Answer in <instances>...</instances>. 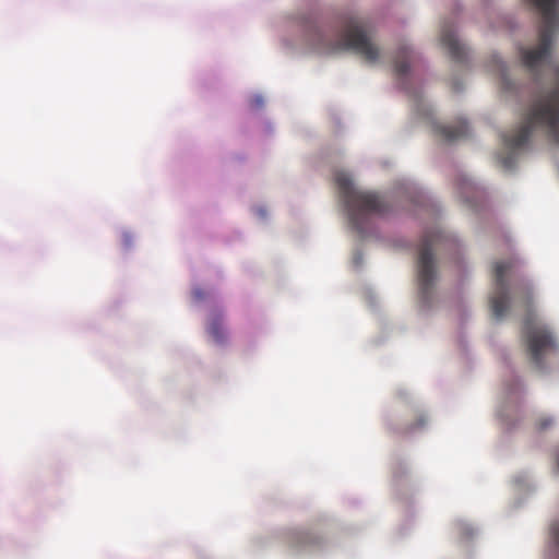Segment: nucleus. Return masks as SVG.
Masks as SVG:
<instances>
[{
    "mask_svg": "<svg viewBox=\"0 0 559 559\" xmlns=\"http://www.w3.org/2000/svg\"><path fill=\"white\" fill-rule=\"evenodd\" d=\"M556 461H557V471L559 472V451H558Z\"/></svg>",
    "mask_w": 559,
    "mask_h": 559,
    "instance_id": "obj_18",
    "label": "nucleus"
},
{
    "mask_svg": "<svg viewBox=\"0 0 559 559\" xmlns=\"http://www.w3.org/2000/svg\"><path fill=\"white\" fill-rule=\"evenodd\" d=\"M528 2L542 15L539 44L533 49H522L521 59L536 80L539 79L543 68H551L555 74V86L550 92L533 100L522 126L515 132L503 135L504 146L510 152L506 156H500L499 159L506 169L514 166L515 153L527 145L534 131L544 132L551 142L559 144V67H554L550 62L554 33L559 24V0H528Z\"/></svg>",
    "mask_w": 559,
    "mask_h": 559,
    "instance_id": "obj_1",
    "label": "nucleus"
},
{
    "mask_svg": "<svg viewBox=\"0 0 559 559\" xmlns=\"http://www.w3.org/2000/svg\"><path fill=\"white\" fill-rule=\"evenodd\" d=\"M312 33L316 45L326 51L350 49L371 63L380 57L378 47L370 40L368 24L360 17L343 19L331 36L319 26H314Z\"/></svg>",
    "mask_w": 559,
    "mask_h": 559,
    "instance_id": "obj_2",
    "label": "nucleus"
},
{
    "mask_svg": "<svg viewBox=\"0 0 559 559\" xmlns=\"http://www.w3.org/2000/svg\"><path fill=\"white\" fill-rule=\"evenodd\" d=\"M440 41L443 48H445L450 57L456 62H463L466 58V48L457 39L454 31L444 25L441 29Z\"/></svg>",
    "mask_w": 559,
    "mask_h": 559,
    "instance_id": "obj_8",
    "label": "nucleus"
},
{
    "mask_svg": "<svg viewBox=\"0 0 559 559\" xmlns=\"http://www.w3.org/2000/svg\"><path fill=\"white\" fill-rule=\"evenodd\" d=\"M523 340L532 362L543 368L546 355L556 352L557 343L551 331L544 324L528 317L523 325Z\"/></svg>",
    "mask_w": 559,
    "mask_h": 559,
    "instance_id": "obj_5",
    "label": "nucleus"
},
{
    "mask_svg": "<svg viewBox=\"0 0 559 559\" xmlns=\"http://www.w3.org/2000/svg\"><path fill=\"white\" fill-rule=\"evenodd\" d=\"M501 80H502L503 86L507 88L508 87V79L504 73V66H501Z\"/></svg>",
    "mask_w": 559,
    "mask_h": 559,
    "instance_id": "obj_17",
    "label": "nucleus"
},
{
    "mask_svg": "<svg viewBox=\"0 0 559 559\" xmlns=\"http://www.w3.org/2000/svg\"><path fill=\"white\" fill-rule=\"evenodd\" d=\"M289 546L294 549L307 548L320 543V536L313 532L301 530L293 532L288 537Z\"/></svg>",
    "mask_w": 559,
    "mask_h": 559,
    "instance_id": "obj_9",
    "label": "nucleus"
},
{
    "mask_svg": "<svg viewBox=\"0 0 559 559\" xmlns=\"http://www.w3.org/2000/svg\"><path fill=\"white\" fill-rule=\"evenodd\" d=\"M207 334L213 338L216 344H225L227 341V332L223 324V317L221 314H213L206 326Z\"/></svg>",
    "mask_w": 559,
    "mask_h": 559,
    "instance_id": "obj_10",
    "label": "nucleus"
},
{
    "mask_svg": "<svg viewBox=\"0 0 559 559\" xmlns=\"http://www.w3.org/2000/svg\"><path fill=\"white\" fill-rule=\"evenodd\" d=\"M193 296L197 300H201L204 297V293L202 292V289L198 288L193 290Z\"/></svg>",
    "mask_w": 559,
    "mask_h": 559,
    "instance_id": "obj_16",
    "label": "nucleus"
},
{
    "mask_svg": "<svg viewBox=\"0 0 559 559\" xmlns=\"http://www.w3.org/2000/svg\"><path fill=\"white\" fill-rule=\"evenodd\" d=\"M425 423H426V420H425L424 416H420L418 418L417 424L412 426V427H409V428H407V431H413L416 428L423 427L425 425Z\"/></svg>",
    "mask_w": 559,
    "mask_h": 559,
    "instance_id": "obj_15",
    "label": "nucleus"
},
{
    "mask_svg": "<svg viewBox=\"0 0 559 559\" xmlns=\"http://www.w3.org/2000/svg\"><path fill=\"white\" fill-rule=\"evenodd\" d=\"M550 533L554 547L559 556V522H556L551 525Z\"/></svg>",
    "mask_w": 559,
    "mask_h": 559,
    "instance_id": "obj_13",
    "label": "nucleus"
},
{
    "mask_svg": "<svg viewBox=\"0 0 559 559\" xmlns=\"http://www.w3.org/2000/svg\"><path fill=\"white\" fill-rule=\"evenodd\" d=\"M436 135L443 142L452 143L468 135V124L465 120L460 119L453 124H432Z\"/></svg>",
    "mask_w": 559,
    "mask_h": 559,
    "instance_id": "obj_7",
    "label": "nucleus"
},
{
    "mask_svg": "<svg viewBox=\"0 0 559 559\" xmlns=\"http://www.w3.org/2000/svg\"><path fill=\"white\" fill-rule=\"evenodd\" d=\"M335 182L345 205L349 224L358 234L362 235L368 229L372 216L384 214L388 211V205L380 195L357 190L346 174H337Z\"/></svg>",
    "mask_w": 559,
    "mask_h": 559,
    "instance_id": "obj_3",
    "label": "nucleus"
},
{
    "mask_svg": "<svg viewBox=\"0 0 559 559\" xmlns=\"http://www.w3.org/2000/svg\"><path fill=\"white\" fill-rule=\"evenodd\" d=\"M555 424V419L550 416H542L536 420V429L538 431H545L548 428L552 427Z\"/></svg>",
    "mask_w": 559,
    "mask_h": 559,
    "instance_id": "obj_12",
    "label": "nucleus"
},
{
    "mask_svg": "<svg viewBox=\"0 0 559 559\" xmlns=\"http://www.w3.org/2000/svg\"><path fill=\"white\" fill-rule=\"evenodd\" d=\"M511 260L497 262L493 269L495 290L490 296V309L492 317L501 320L510 308V295L506 281L507 273L513 267Z\"/></svg>",
    "mask_w": 559,
    "mask_h": 559,
    "instance_id": "obj_6",
    "label": "nucleus"
},
{
    "mask_svg": "<svg viewBox=\"0 0 559 559\" xmlns=\"http://www.w3.org/2000/svg\"><path fill=\"white\" fill-rule=\"evenodd\" d=\"M460 189L462 190V193H465V191H468V190H472V191H474V190H475V188H474L473 183H472V182H469V181H464V182L462 183V187H461Z\"/></svg>",
    "mask_w": 559,
    "mask_h": 559,
    "instance_id": "obj_14",
    "label": "nucleus"
},
{
    "mask_svg": "<svg viewBox=\"0 0 559 559\" xmlns=\"http://www.w3.org/2000/svg\"><path fill=\"white\" fill-rule=\"evenodd\" d=\"M412 50L407 46H402L394 59V72L399 78H405L411 68Z\"/></svg>",
    "mask_w": 559,
    "mask_h": 559,
    "instance_id": "obj_11",
    "label": "nucleus"
},
{
    "mask_svg": "<svg viewBox=\"0 0 559 559\" xmlns=\"http://www.w3.org/2000/svg\"><path fill=\"white\" fill-rule=\"evenodd\" d=\"M445 236L438 229L427 231L419 245L417 259V281L424 300H428L437 278L433 249L438 247Z\"/></svg>",
    "mask_w": 559,
    "mask_h": 559,
    "instance_id": "obj_4",
    "label": "nucleus"
}]
</instances>
